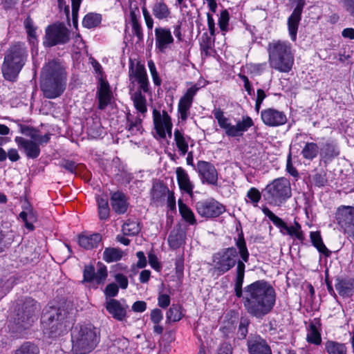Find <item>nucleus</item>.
<instances>
[{
	"label": "nucleus",
	"mask_w": 354,
	"mask_h": 354,
	"mask_svg": "<svg viewBox=\"0 0 354 354\" xmlns=\"http://www.w3.org/2000/svg\"><path fill=\"white\" fill-rule=\"evenodd\" d=\"M236 245L242 260H236L238 252L235 248H225L214 254L213 269L218 275H221L237 265L234 284L235 295L239 298L242 297L244 308L251 317L262 319L274 308L276 303L275 290L264 280L257 281L242 290L245 263L248 261L250 255L242 232L236 240Z\"/></svg>",
	"instance_id": "1"
},
{
	"label": "nucleus",
	"mask_w": 354,
	"mask_h": 354,
	"mask_svg": "<svg viewBox=\"0 0 354 354\" xmlns=\"http://www.w3.org/2000/svg\"><path fill=\"white\" fill-rule=\"evenodd\" d=\"M41 90L44 96L54 99L60 96L66 86V73L62 64L56 60L48 62L42 68L41 73Z\"/></svg>",
	"instance_id": "2"
},
{
	"label": "nucleus",
	"mask_w": 354,
	"mask_h": 354,
	"mask_svg": "<svg viewBox=\"0 0 354 354\" xmlns=\"http://www.w3.org/2000/svg\"><path fill=\"white\" fill-rule=\"evenodd\" d=\"M73 354H88L97 346L100 342V333L91 325L75 328L71 335Z\"/></svg>",
	"instance_id": "3"
},
{
	"label": "nucleus",
	"mask_w": 354,
	"mask_h": 354,
	"mask_svg": "<svg viewBox=\"0 0 354 354\" xmlns=\"http://www.w3.org/2000/svg\"><path fill=\"white\" fill-rule=\"evenodd\" d=\"M26 50L20 46H11L7 50L2 64V73L6 80L14 82L25 64Z\"/></svg>",
	"instance_id": "4"
},
{
	"label": "nucleus",
	"mask_w": 354,
	"mask_h": 354,
	"mask_svg": "<svg viewBox=\"0 0 354 354\" xmlns=\"http://www.w3.org/2000/svg\"><path fill=\"white\" fill-rule=\"evenodd\" d=\"M263 195L269 204L280 206L291 196L289 180L285 178L274 180L266 186Z\"/></svg>",
	"instance_id": "5"
},
{
	"label": "nucleus",
	"mask_w": 354,
	"mask_h": 354,
	"mask_svg": "<svg viewBox=\"0 0 354 354\" xmlns=\"http://www.w3.org/2000/svg\"><path fill=\"white\" fill-rule=\"evenodd\" d=\"M268 53L272 68L283 73L291 70L294 57L289 46H270Z\"/></svg>",
	"instance_id": "6"
},
{
	"label": "nucleus",
	"mask_w": 354,
	"mask_h": 354,
	"mask_svg": "<svg viewBox=\"0 0 354 354\" xmlns=\"http://www.w3.org/2000/svg\"><path fill=\"white\" fill-rule=\"evenodd\" d=\"M68 312L61 308L49 307L41 315V324L50 336H55L62 328L63 321L67 317Z\"/></svg>",
	"instance_id": "7"
},
{
	"label": "nucleus",
	"mask_w": 354,
	"mask_h": 354,
	"mask_svg": "<svg viewBox=\"0 0 354 354\" xmlns=\"http://www.w3.org/2000/svg\"><path fill=\"white\" fill-rule=\"evenodd\" d=\"M37 310V301L31 298L26 299L24 303L19 306L14 318L17 330H26L31 326L34 322Z\"/></svg>",
	"instance_id": "8"
},
{
	"label": "nucleus",
	"mask_w": 354,
	"mask_h": 354,
	"mask_svg": "<svg viewBox=\"0 0 354 354\" xmlns=\"http://www.w3.org/2000/svg\"><path fill=\"white\" fill-rule=\"evenodd\" d=\"M263 214L272 222V223L277 227L280 232L284 235H289L291 237H295L301 242L305 239L303 232L301 231V225L295 221L294 225L288 226L281 218L276 216L268 207H265L262 209Z\"/></svg>",
	"instance_id": "9"
},
{
	"label": "nucleus",
	"mask_w": 354,
	"mask_h": 354,
	"mask_svg": "<svg viewBox=\"0 0 354 354\" xmlns=\"http://www.w3.org/2000/svg\"><path fill=\"white\" fill-rule=\"evenodd\" d=\"M335 218L344 232L354 241V207L351 206L339 207L336 212Z\"/></svg>",
	"instance_id": "10"
},
{
	"label": "nucleus",
	"mask_w": 354,
	"mask_h": 354,
	"mask_svg": "<svg viewBox=\"0 0 354 354\" xmlns=\"http://www.w3.org/2000/svg\"><path fill=\"white\" fill-rule=\"evenodd\" d=\"M195 208L197 213L205 218L218 217L225 210L222 204L213 198L196 202Z\"/></svg>",
	"instance_id": "11"
},
{
	"label": "nucleus",
	"mask_w": 354,
	"mask_h": 354,
	"mask_svg": "<svg viewBox=\"0 0 354 354\" xmlns=\"http://www.w3.org/2000/svg\"><path fill=\"white\" fill-rule=\"evenodd\" d=\"M69 31L62 24H54L46 27L44 44H65L68 41Z\"/></svg>",
	"instance_id": "12"
},
{
	"label": "nucleus",
	"mask_w": 354,
	"mask_h": 354,
	"mask_svg": "<svg viewBox=\"0 0 354 354\" xmlns=\"http://www.w3.org/2000/svg\"><path fill=\"white\" fill-rule=\"evenodd\" d=\"M173 29L174 35L176 39V41H174L169 28L166 27L156 28L154 32L156 44H171L174 41L183 43L184 39L181 32V23L178 22L173 26Z\"/></svg>",
	"instance_id": "13"
},
{
	"label": "nucleus",
	"mask_w": 354,
	"mask_h": 354,
	"mask_svg": "<svg viewBox=\"0 0 354 354\" xmlns=\"http://www.w3.org/2000/svg\"><path fill=\"white\" fill-rule=\"evenodd\" d=\"M129 77L131 84H133L136 82L139 84L140 86L138 89H142L145 93L149 91L147 72L145 66L141 64L140 62H138L135 64L133 61L130 59Z\"/></svg>",
	"instance_id": "14"
},
{
	"label": "nucleus",
	"mask_w": 354,
	"mask_h": 354,
	"mask_svg": "<svg viewBox=\"0 0 354 354\" xmlns=\"http://www.w3.org/2000/svg\"><path fill=\"white\" fill-rule=\"evenodd\" d=\"M153 120L154 128L160 138H165L166 133L169 138L171 137L173 124L171 119L166 111L163 110L161 113L159 111L153 109Z\"/></svg>",
	"instance_id": "15"
},
{
	"label": "nucleus",
	"mask_w": 354,
	"mask_h": 354,
	"mask_svg": "<svg viewBox=\"0 0 354 354\" xmlns=\"http://www.w3.org/2000/svg\"><path fill=\"white\" fill-rule=\"evenodd\" d=\"M197 169L203 183L217 185L218 172L212 163L200 160L197 162Z\"/></svg>",
	"instance_id": "16"
},
{
	"label": "nucleus",
	"mask_w": 354,
	"mask_h": 354,
	"mask_svg": "<svg viewBox=\"0 0 354 354\" xmlns=\"http://www.w3.org/2000/svg\"><path fill=\"white\" fill-rule=\"evenodd\" d=\"M263 122L268 127H278L286 124L287 118L283 111L269 108L264 109L261 113Z\"/></svg>",
	"instance_id": "17"
},
{
	"label": "nucleus",
	"mask_w": 354,
	"mask_h": 354,
	"mask_svg": "<svg viewBox=\"0 0 354 354\" xmlns=\"http://www.w3.org/2000/svg\"><path fill=\"white\" fill-rule=\"evenodd\" d=\"M247 344L250 354H272L270 346L258 335H250Z\"/></svg>",
	"instance_id": "18"
},
{
	"label": "nucleus",
	"mask_w": 354,
	"mask_h": 354,
	"mask_svg": "<svg viewBox=\"0 0 354 354\" xmlns=\"http://www.w3.org/2000/svg\"><path fill=\"white\" fill-rule=\"evenodd\" d=\"M15 141L19 148L25 153L26 157L30 159H35L40 154V148L35 140L25 139L22 137H16Z\"/></svg>",
	"instance_id": "19"
},
{
	"label": "nucleus",
	"mask_w": 354,
	"mask_h": 354,
	"mask_svg": "<svg viewBox=\"0 0 354 354\" xmlns=\"http://www.w3.org/2000/svg\"><path fill=\"white\" fill-rule=\"evenodd\" d=\"M199 88L194 85L188 88L185 95L180 98L178 103V112L182 120H185L188 117V111L192 106L193 97Z\"/></svg>",
	"instance_id": "20"
},
{
	"label": "nucleus",
	"mask_w": 354,
	"mask_h": 354,
	"mask_svg": "<svg viewBox=\"0 0 354 354\" xmlns=\"http://www.w3.org/2000/svg\"><path fill=\"white\" fill-rule=\"evenodd\" d=\"M151 9L153 16L159 21H169L172 18L171 9L165 0H156Z\"/></svg>",
	"instance_id": "21"
},
{
	"label": "nucleus",
	"mask_w": 354,
	"mask_h": 354,
	"mask_svg": "<svg viewBox=\"0 0 354 354\" xmlns=\"http://www.w3.org/2000/svg\"><path fill=\"white\" fill-rule=\"evenodd\" d=\"M98 99V109L104 110L110 103L111 100V92L109 84L106 81L100 79V86L97 92Z\"/></svg>",
	"instance_id": "22"
},
{
	"label": "nucleus",
	"mask_w": 354,
	"mask_h": 354,
	"mask_svg": "<svg viewBox=\"0 0 354 354\" xmlns=\"http://www.w3.org/2000/svg\"><path fill=\"white\" fill-rule=\"evenodd\" d=\"M105 308L109 313L118 321H122L127 316L126 307L117 299H110L106 302Z\"/></svg>",
	"instance_id": "23"
},
{
	"label": "nucleus",
	"mask_w": 354,
	"mask_h": 354,
	"mask_svg": "<svg viewBox=\"0 0 354 354\" xmlns=\"http://www.w3.org/2000/svg\"><path fill=\"white\" fill-rule=\"evenodd\" d=\"M111 205L113 209L118 214H124L129 206L126 196L119 191L111 194Z\"/></svg>",
	"instance_id": "24"
},
{
	"label": "nucleus",
	"mask_w": 354,
	"mask_h": 354,
	"mask_svg": "<svg viewBox=\"0 0 354 354\" xmlns=\"http://www.w3.org/2000/svg\"><path fill=\"white\" fill-rule=\"evenodd\" d=\"M176 173L180 189L192 196L193 194L194 185L190 181L187 173L182 167H177Z\"/></svg>",
	"instance_id": "25"
},
{
	"label": "nucleus",
	"mask_w": 354,
	"mask_h": 354,
	"mask_svg": "<svg viewBox=\"0 0 354 354\" xmlns=\"http://www.w3.org/2000/svg\"><path fill=\"white\" fill-rule=\"evenodd\" d=\"M140 17V12L139 8L136 6L133 8L130 9V19L132 26L133 32L135 36L137 37V40L136 43L138 44L140 42L142 39V28L141 24L139 21Z\"/></svg>",
	"instance_id": "26"
},
{
	"label": "nucleus",
	"mask_w": 354,
	"mask_h": 354,
	"mask_svg": "<svg viewBox=\"0 0 354 354\" xmlns=\"http://www.w3.org/2000/svg\"><path fill=\"white\" fill-rule=\"evenodd\" d=\"M19 217L25 223L27 229L31 231L34 230L33 223L37 221V214L29 203L24 207V210L19 214Z\"/></svg>",
	"instance_id": "27"
},
{
	"label": "nucleus",
	"mask_w": 354,
	"mask_h": 354,
	"mask_svg": "<svg viewBox=\"0 0 354 354\" xmlns=\"http://www.w3.org/2000/svg\"><path fill=\"white\" fill-rule=\"evenodd\" d=\"M101 241V235L96 233L91 235H80L78 242L81 247L86 250H91L97 247Z\"/></svg>",
	"instance_id": "28"
},
{
	"label": "nucleus",
	"mask_w": 354,
	"mask_h": 354,
	"mask_svg": "<svg viewBox=\"0 0 354 354\" xmlns=\"http://www.w3.org/2000/svg\"><path fill=\"white\" fill-rule=\"evenodd\" d=\"M319 322L316 319L310 323L306 337V339L308 342L316 345H319L321 344L322 337L319 329Z\"/></svg>",
	"instance_id": "29"
},
{
	"label": "nucleus",
	"mask_w": 354,
	"mask_h": 354,
	"mask_svg": "<svg viewBox=\"0 0 354 354\" xmlns=\"http://www.w3.org/2000/svg\"><path fill=\"white\" fill-rule=\"evenodd\" d=\"M339 294L343 297H349L354 293V279L339 280L335 284Z\"/></svg>",
	"instance_id": "30"
},
{
	"label": "nucleus",
	"mask_w": 354,
	"mask_h": 354,
	"mask_svg": "<svg viewBox=\"0 0 354 354\" xmlns=\"http://www.w3.org/2000/svg\"><path fill=\"white\" fill-rule=\"evenodd\" d=\"M254 125L252 118L249 116L243 117L241 121H239L236 125H233L230 131L231 137L241 136L242 132L246 131Z\"/></svg>",
	"instance_id": "31"
},
{
	"label": "nucleus",
	"mask_w": 354,
	"mask_h": 354,
	"mask_svg": "<svg viewBox=\"0 0 354 354\" xmlns=\"http://www.w3.org/2000/svg\"><path fill=\"white\" fill-rule=\"evenodd\" d=\"M301 12L293 11L288 19V32L292 41H295L298 26L301 20Z\"/></svg>",
	"instance_id": "32"
},
{
	"label": "nucleus",
	"mask_w": 354,
	"mask_h": 354,
	"mask_svg": "<svg viewBox=\"0 0 354 354\" xmlns=\"http://www.w3.org/2000/svg\"><path fill=\"white\" fill-rule=\"evenodd\" d=\"M142 89H138L131 95V100L136 109L142 114H145L147 111V100L142 94Z\"/></svg>",
	"instance_id": "33"
},
{
	"label": "nucleus",
	"mask_w": 354,
	"mask_h": 354,
	"mask_svg": "<svg viewBox=\"0 0 354 354\" xmlns=\"http://www.w3.org/2000/svg\"><path fill=\"white\" fill-rule=\"evenodd\" d=\"M185 233L182 230L171 232L168 237L169 245L174 249L179 248L185 242Z\"/></svg>",
	"instance_id": "34"
},
{
	"label": "nucleus",
	"mask_w": 354,
	"mask_h": 354,
	"mask_svg": "<svg viewBox=\"0 0 354 354\" xmlns=\"http://www.w3.org/2000/svg\"><path fill=\"white\" fill-rule=\"evenodd\" d=\"M174 140L176 147L182 156H185L188 151V142L187 140L189 137H185L183 133L178 129L174 131Z\"/></svg>",
	"instance_id": "35"
},
{
	"label": "nucleus",
	"mask_w": 354,
	"mask_h": 354,
	"mask_svg": "<svg viewBox=\"0 0 354 354\" xmlns=\"http://www.w3.org/2000/svg\"><path fill=\"white\" fill-rule=\"evenodd\" d=\"M328 354H346L347 348L344 344L328 340L324 344Z\"/></svg>",
	"instance_id": "36"
},
{
	"label": "nucleus",
	"mask_w": 354,
	"mask_h": 354,
	"mask_svg": "<svg viewBox=\"0 0 354 354\" xmlns=\"http://www.w3.org/2000/svg\"><path fill=\"white\" fill-rule=\"evenodd\" d=\"M310 237L313 245L317 250L326 257H329L330 252L324 244L319 232H311Z\"/></svg>",
	"instance_id": "37"
},
{
	"label": "nucleus",
	"mask_w": 354,
	"mask_h": 354,
	"mask_svg": "<svg viewBox=\"0 0 354 354\" xmlns=\"http://www.w3.org/2000/svg\"><path fill=\"white\" fill-rule=\"evenodd\" d=\"M102 21V15L97 13L89 12L86 14L82 20V26L91 29L98 26Z\"/></svg>",
	"instance_id": "38"
},
{
	"label": "nucleus",
	"mask_w": 354,
	"mask_h": 354,
	"mask_svg": "<svg viewBox=\"0 0 354 354\" xmlns=\"http://www.w3.org/2000/svg\"><path fill=\"white\" fill-rule=\"evenodd\" d=\"M167 191V187L163 183H153L151 190V201L153 202H157L164 198Z\"/></svg>",
	"instance_id": "39"
},
{
	"label": "nucleus",
	"mask_w": 354,
	"mask_h": 354,
	"mask_svg": "<svg viewBox=\"0 0 354 354\" xmlns=\"http://www.w3.org/2000/svg\"><path fill=\"white\" fill-rule=\"evenodd\" d=\"M122 256V250L115 248H106L103 252V259L108 263L119 261Z\"/></svg>",
	"instance_id": "40"
},
{
	"label": "nucleus",
	"mask_w": 354,
	"mask_h": 354,
	"mask_svg": "<svg viewBox=\"0 0 354 354\" xmlns=\"http://www.w3.org/2000/svg\"><path fill=\"white\" fill-rule=\"evenodd\" d=\"M179 212L183 219L189 225H196V219L192 209L181 201H178Z\"/></svg>",
	"instance_id": "41"
},
{
	"label": "nucleus",
	"mask_w": 354,
	"mask_h": 354,
	"mask_svg": "<svg viewBox=\"0 0 354 354\" xmlns=\"http://www.w3.org/2000/svg\"><path fill=\"white\" fill-rule=\"evenodd\" d=\"M213 113L219 126L225 130V133L228 136H231L230 131H231V128L233 127V125L228 122V119L224 116L223 111L221 109H216Z\"/></svg>",
	"instance_id": "42"
},
{
	"label": "nucleus",
	"mask_w": 354,
	"mask_h": 354,
	"mask_svg": "<svg viewBox=\"0 0 354 354\" xmlns=\"http://www.w3.org/2000/svg\"><path fill=\"white\" fill-rule=\"evenodd\" d=\"M319 147L315 142H307L301 151V154L305 159L313 160L318 154Z\"/></svg>",
	"instance_id": "43"
},
{
	"label": "nucleus",
	"mask_w": 354,
	"mask_h": 354,
	"mask_svg": "<svg viewBox=\"0 0 354 354\" xmlns=\"http://www.w3.org/2000/svg\"><path fill=\"white\" fill-rule=\"evenodd\" d=\"M12 354H39V349L35 344L26 342L16 349Z\"/></svg>",
	"instance_id": "44"
},
{
	"label": "nucleus",
	"mask_w": 354,
	"mask_h": 354,
	"mask_svg": "<svg viewBox=\"0 0 354 354\" xmlns=\"http://www.w3.org/2000/svg\"><path fill=\"white\" fill-rule=\"evenodd\" d=\"M140 230L139 223L136 221L127 220L122 225V232L126 235H136L139 233Z\"/></svg>",
	"instance_id": "45"
},
{
	"label": "nucleus",
	"mask_w": 354,
	"mask_h": 354,
	"mask_svg": "<svg viewBox=\"0 0 354 354\" xmlns=\"http://www.w3.org/2000/svg\"><path fill=\"white\" fill-rule=\"evenodd\" d=\"M98 215L100 220H106L109 217L110 209L106 199H97Z\"/></svg>",
	"instance_id": "46"
},
{
	"label": "nucleus",
	"mask_w": 354,
	"mask_h": 354,
	"mask_svg": "<svg viewBox=\"0 0 354 354\" xmlns=\"http://www.w3.org/2000/svg\"><path fill=\"white\" fill-rule=\"evenodd\" d=\"M182 318L180 308L178 305H172L167 312V319L169 322H176Z\"/></svg>",
	"instance_id": "47"
},
{
	"label": "nucleus",
	"mask_w": 354,
	"mask_h": 354,
	"mask_svg": "<svg viewBox=\"0 0 354 354\" xmlns=\"http://www.w3.org/2000/svg\"><path fill=\"white\" fill-rule=\"evenodd\" d=\"M230 14L227 10H223L220 13L218 18V26L221 31L227 32L229 30Z\"/></svg>",
	"instance_id": "48"
},
{
	"label": "nucleus",
	"mask_w": 354,
	"mask_h": 354,
	"mask_svg": "<svg viewBox=\"0 0 354 354\" xmlns=\"http://www.w3.org/2000/svg\"><path fill=\"white\" fill-rule=\"evenodd\" d=\"M250 324L249 319L246 317L241 318L239 329L237 332L238 337L241 339H245L248 333V326Z\"/></svg>",
	"instance_id": "49"
},
{
	"label": "nucleus",
	"mask_w": 354,
	"mask_h": 354,
	"mask_svg": "<svg viewBox=\"0 0 354 354\" xmlns=\"http://www.w3.org/2000/svg\"><path fill=\"white\" fill-rule=\"evenodd\" d=\"M142 15L144 17V20H145L146 26H147L149 32H151L153 28L154 20L152 17V15L150 14L149 11L148 10L145 3L142 6Z\"/></svg>",
	"instance_id": "50"
},
{
	"label": "nucleus",
	"mask_w": 354,
	"mask_h": 354,
	"mask_svg": "<svg viewBox=\"0 0 354 354\" xmlns=\"http://www.w3.org/2000/svg\"><path fill=\"white\" fill-rule=\"evenodd\" d=\"M323 151L326 157L334 158L339 153L338 147L334 143H326L323 147Z\"/></svg>",
	"instance_id": "51"
},
{
	"label": "nucleus",
	"mask_w": 354,
	"mask_h": 354,
	"mask_svg": "<svg viewBox=\"0 0 354 354\" xmlns=\"http://www.w3.org/2000/svg\"><path fill=\"white\" fill-rule=\"evenodd\" d=\"M313 182L317 187H324L328 183L326 173L322 170L313 176Z\"/></svg>",
	"instance_id": "52"
},
{
	"label": "nucleus",
	"mask_w": 354,
	"mask_h": 354,
	"mask_svg": "<svg viewBox=\"0 0 354 354\" xmlns=\"http://www.w3.org/2000/svg\"><path fill=\"white\" fill-rule=\"evenodd\" d=\"M23 254L26 260L30 262L39 257V253L32 245H26L24 249Z\"/></svg>",
	"instance_id": "53"
},
{
	"label": "nucleus",
	"mask_w": 354,
	"mask_h": 354,
	"mask_svg": "<svg viewBox=\"0 0 354 354\" xmlns=\"http://www.w3.org/2000/svg\"><path fill=\"white\" fill-rule=\"evenodd\" d=\"M59 166L65 169L66 171L71 174H75L77 167V165L75 163V162L66 159L62 160L59 163Z\"/></svg>",
	"instance_id": "54"
},
{
	"label": "nucleus",
	"mask_w": 354,
	"mask_h": 354,
	"mask_svg": "<svg viewBox=\"0 0 354 354\" xmlns=\"http://www.w3.org/2000/svg\"><path fill=\"white\" fill-rule=\"evenodd\" d=\"M19 126L20 132L21 133H23L24 135L30 137L31 139H32L34 140L36 138H37L38 131L36 129L29 127V126L23 125L21 124Z\"/></svg>",
	"instance_id": "55"
},
{
	"label": "nucleus",
	"mask_w": 354,
	"mask_h": 354,
	"mask_svg": "<svg viewBox=\"0 0 354 354\" xmlns=\"http://www.w3.org/2000/svg\"><path fill=\"white\" fill-rule=\"evenodd\" d=\"M128 120V130L134 134L140 131L142 128V119L137 118L135 121H131L129 118Z\"/></svg>",
	"instance_id": "56"
},
{
	"label": "nucleus",
	"mask_w": 354,
	"mask_h": 354,
	"mask_svg": "<svg viewBox=\"0 0 354 354\" xmlns=\"http://www.w3.org/2000/svg\"><path fill=\"white\" fill-rule=\"evenodd\" d=\"M84 281L91 282L95 281V272L93 266H86L84 269Z\"/></svg>",
	"instance_id": "57"
},
{
	"label": "nucleus",
	"mask_w": 354,
	"mask_h": 354,
	"mask_svg": "<svg viewBox=\"0 0 354 354\" xmlns=\"http://www.w3.org/2000/svg\"><path fill=\"white\" fill-rule=\"evenodd\" d=\"M107 277V270L105 266L100 265V268L97 269L95 272V281L100 284L104 281L106 278Z\"/></svg>",
	"instance_id": "58"
},
{
	"label": "nucleus",
	"mask_w": 354,
	"mask_h": 354,
	"mask_svg": "<svg viewBox=\"0 0 354 354\" xmlns=\"http://www.w3.org/2000/svg\"><path fill=\"white\" fill-rule=\"evenodd\" d=\"M82 0H71L72 17L74 26H77L78 11Z\"/></svg>",
	"instance_id": "59"
},
{
	"label": "nucleus",
	"mask_w": 354,
	"mask_h": 354,
	"mask_svg": "<svg viewBox=\"0 0 354 354\" xmlns=\"http://www.w3.org/2000/svg\"><path fill=\"white\" fill-rule=\"evenodd\" d=\"M148 66L151 74L153 82L156 85L159 86L161 83V80L158 77L156 71V66L153 61L150 60L148 62Z\"/></svg>",
	"instance_id": "60"
},
{
	"label": "nucleus",
	"mask_w": 354,
	"mask_h": 354,
	"mask_svg": "<svg viewBox=\"0 0 354 354\" xmlns=\"http://www.w3.org/2000/svg\"><path fill=\"white\" fill-rule=\"evenodd\" d=\"M247 196L253 203H254L255 206H257V203L261 199L260 192L257 189L254 187L250 189V190L248 192Z\"/></svg>",
	"instance_id": "61"
},
{
	"label": "nucleus",
	"mask_w": 354,
	"mask_h": 354,
	"mask_svg": "<svg viewBox=\"0 0 354 354\" xmlns=\"http://www.w3.org/2000/svg\"><path fill=\"white\" fill-rule=\"evenodd\" d=\"M150 318L154 324H159L163 318L162 311L158 308L152 310L150 314Z\"/></svg>",
	"instance_id": "62"
},
{
	"label": "nucleus",
	"mask_w": 354,
	"mask_h": 354,
	"mask_svg": "<svg viewBox=\"0 0 354 354\" xmlns=\"http://www.w3.org/2000/svg\"><path fill=\"white\" fill-rule=\"evenodd\" d=\"M104 292L105 295L109 297L116 296L118 292V287L117 284L114 283L108 284L105 288Z\"/></svg>",
	"instance_id": "63"
},
{
	"label": "nucleus",
	"mask_w": 354,
	"mask_h": 354,
	"mask_svg": "<svg viewBox=\"0 0 354 354\" xmlns=\"http://www.w3.org/2000/svg\"><path fill=\"white\" fill-rule=\"evenodd\" d=\"M286 170L293 177L297 178L299 176V173L295 167H293L291 160V153H289L287 159L286 164Z\"/></svg>",
	"instance_id": "64"
}]
</instances>
